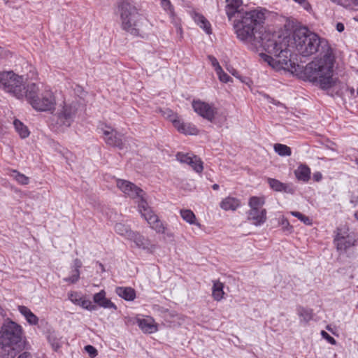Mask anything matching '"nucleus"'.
Segmentation results:
<instances>
[{"label": "nucleus", "mask_w": 358, "mask_h": 358, "mask_svg": "<svg viewBox=\"0 0 358 358\" xmlns=\"http://www.w3.org/2000/svg\"><path fill=\"white\" fill-rule=\"evenodd\" d=\"M280 36L286 38L285 48L282 46L280 48L281 45H278L276 53H259L263 61L277 71L295 69V64L291 59L294 49L303 57L310 56L317 51H321L322 55L325 52L332 51L327 41L320 39L317 34L309 31L306 27L296 29L292 35L287 32L280 33Z\"/></svg>", "instance_id": "nucleus-1"}, {"label": "nucleus", "mask_w": 358, "mask_h": 358, "mask_svg": "<svg viewBox=\"0 0 358 358\" xmlns=\"http://www.w3.org/2000/svg\"><path fill=\"white\" fill-rule=\"evenodd\" d=\"M267 10L264 8H257L248 12V43L257 52L262 50L269 53H276V47L281 45L285 48V38L280 36V32L271 33L266 31L263 27L266 17Z\"/></svg>", "instance_id": "nucleus-2"}, {"label": "nucleus", "mask_w": 358, "mask_h": 358, "mask_svg": "<svg viewBox=\"0 0 358 358\" xmlns=\"http://www.w3.org/2000/svg\"><path fill=\"white\" fill-rule=\"evenodd\" d=\"M334 62L332 51L325 52L321 58L315 59L307 64L304 70L306 79L322 89L331 87L335 83L333 78Z\"/></svg>", "instance_id": "nucleus-3"}, {"label": "nucleus", "mask_w": 358, "mask_h": 358, "mask_svg": "<svg viewBox=\"0 0 358 358\" xmlns=\"http://www.w3.org/2000/svg\"><path fill=\"white\" fill-rule=\"evenodd\" d=\"M22 329L16 322L7 319L0 327V348L5 351H20L24 348Z\"/></svg>", "instance_id": "nucleus-4"}, {"label": "nucleus", "mask_w": 358, "mask_h": 358, "mask_svg": "<svg viewBox=\"0 0 358 358\" xmlns=\"http://www.w3.org/2000/svg\"><path fill=\"white\" fill-rule=\"evenodd\" d=\"M25 98L35 110L39 111L52 110L55 109L56 105L53 93L48 89L41 92L35 83L27 85Z\"/></svg>", "instance_id": "nucleus-5"}, {"label": "nucleus", "mask_w": 358, "mask_h": 358, "mask_svg": "<svg viewBox=\"0 0 358 358\" xmlns=\"http://www.w3.org/2000/svg\"><path fill=\"white\" fill-rule=\"evenodd\" d=\"M229 20L234 18L233 27L237 38L246 43V11L242 7V0H226Z\"/></svg>", "instance_id": "nucleus-6"}, {"label": "nucleus", "mask_w": 358, "mask_h": 358, "mask_svg": "<svg viewBox=\"0 0 358 358\" xmlns=\"http://www.w3.org/2000/svg\"><path fill=\"white\" fill-rule=\"evenodd\" d=\"M122 27L133 35L138 34V22L141 15L136 7L127 0H121L118 3Z\"/></svg>", "instance_id": "nucleus-7"}, {"label": "nucleus", "mask_w": 358, "mask_h": 358, "mask_svg": "<svg viewBox=\"0 0 358 358\" xmlns=\"http://www.w3.org/2000/svg\"><path fill=\"white\" fill-rule=\"evenodd\" d=\"M25 78L13 71H6L0 73V88L11 94L17 99H22L27 94Z\"/></svg>", "instance_id": "nucleus-8"}, {"label": "nucleus", "mask_w": 358, "mask_h": 358, "mask_svg": "<svg viewBox=\"0 0 358 358\" xmlns=\"http://www.w3.org/2000/svg\"><path fill=\"white\" fill-rule=\"evenodd\" d=\"M264 196H252L249 200L250 209L248 214V220L255 226H259L266 220V210L264 208Z\"/></svg>", "instance_id": "nucleus-9"}, {"label": "nucleus", "mask_w": 358, "mask_h": 358, "mask_svg": "<svg viewBox=\"0 0 358 358\" xmlns=\"http://www.w3.org/2000/svg\"><path fill=\"white\" fill-rule=\"evenodd\" d=\"M138 208L142 217L145 218L152 229L159 234L165 233L166 227L160 221L158 216L154 213L151 208L148 206L145 198L138 201Z\"/></svg>", "instance_id": "nucleus-10"}, {"label": "nucleus", "mask_w": 358, "mask_h": 358, "mask_svg": "<svg viewBox=\"0 0 358 358\" xmlns=\"http://www.w3.org/2000/svg\"><path fill=\"white\" fill-rule=\"evenodd\" d=\"M334 242L337 250L340 252H345L348 248L355 245L356 238L353 232L349 231L346 226H341L337 228V233Z\"/></svg>", "instance_id": "nucleus-11"}, {"label": "nucleus", "mask_w": 358, "mask_h": 358, "mask_svg": "<svg viewBox=\"0 0 358 358\" xmlns=\"http://www.w3.org/2000/svg\"><path fill=\"white\" fill-rule=\"evenodd\" d=\"M77 110V103H64L61 108L58 109L56 113L57 124L66 127H70L74 120Z\"/></svg>", "instance_id": "nucleus-12"}, {"label": "nucleus", "mask_w": 358, "mask_h": 358, "mask_svg": "<svg viewBox=\"0 0 358 358\" xmlns=\"http://www.w3.org/2000/svg\"><path fill=\"white\" fill-rule=\"evenodd\" d=\"M117 187L128 197L141 201L145 198V192L135 184L125 180L117 179Z\"/></svg>", "instance_id": "nucleus-13"}, {"label": "nucleus", "mask_w": 358, "mask_h": 358, "mask_svg": "<svg viewBox=\"0 0 358 358\" xmlns=\"http://www.w3.org/2000/svg\"><path fill=\"white\" fill-rule=\"evenodd\" d=\"M103 139L108 145L117 147L120 149L124 148L125 138L110 127L106 126L105 128L103 129Z\"/></svg>", "instance_id": "nucleus-14"}, {"label": "nucleus", "mask_w": 358, "mask_h": 358, "mask_svg": "<svg viewBox=\"0 0 358 358\" xmlns=\"http://www.w3.org/2000/svg\"><path fill=\"white\" fill-rule=\"evenodd\" d=\"M192 107L196 113L210 122H213L217 113L213 106L200 100H194Z\"/></svg>", "instance_id": "nucleus-15"}, {"label": "nucleus", "mask_w": 358, "mask_h": 358, "mask_svg": "<svg viewBox=\"0 0 358 358\" xmlns=\"http://www.w3.org/2000/svg\"><path fill=\"white\" fill-rule=\"evenodd\" d=\"M128 239L134 242L137 248L150 252H153L156 248V245L152 244L150 240L136 231L130 233V236Z\"/></svg>", "instance_id": "nucleus-16"}, {"label": "nucleus", "mask_w": 358, "mask_h": 358, "mask_svg": "<svg viewBox=\"0 0 358 358\" xmlns=\"http://www.w3.org/2000/svg\"><path fill=\"white\" fill-rule=\"evenodd\" d=\"M176 158L180 162L189 165L197 173H201L203 169L202 161L196 155L178 152Z\"/></svg>", "instance_id": "nucleus-17"}, {"label": "nucleus", "mask_w": 358, "mask_h": 358, "mask_svg": "<svg viewBox=\"0 0 358 358\" xmlns=\"http://www.w3.org/2000/svg\"><path fill=\"white\" fill-rule=\"evenodd\" d=\"M174 127L180 133L185 135H197L199 129L191 123H185L182 120H173Z\"/></svg>", "instance_id": "nucleus-18"}, {"label": "nucleus", "mask_w": 358, "mask_h": 358, "mask_svg": "<svg viewBox=\"0 0 358 358\" xmlns=\"http://www.w3.org/2000/svg\"><path fill=\"white\" fill-rule=\"evenodd\" d=\"M94 301L104 308H113L116 310V306L110 300L106 298V292L101 290L94 295Z\"/></svg>", "instance_id": "nucleus-19"}, {"label": "nucleus", "mask_w": 358, "mask_h": 358, "mask_svg": "<svg viewBox=\"0 0 358 358\" xmlns=\"http://www.w3.org/2000/svg\"><path fill=\"white\" fill-rule=\"evenodd\" d=\"M141 329L146 334H152L157 331V327L152 318L138 320Z\"/></svg>", "instance_id": "nucleus-20"}, {"label": "nucleus", "mask_w": 358, "mask_h": 358, "mask_svg": "<svg viewBox=\"0 0 358 358\" xmlns=\"http://www.w3.org/2000/svg\"><path fill=\"white\" fill-rule=\"evenodd\" d=\"M180 216L182 220L191 225H196L199 228L201 227V224L197 222L195 214L189 209H181L180 210Z\"/></svg>", "instance_id": "nucleus-21"}, {"label": "nucleus", "mask_w": 358, "mask_h": 358, "mask_svg": "<svg viewBox=\"0 0 358 358\" xmlns=\"http://www.w3.org/2000/svg\"><path fill=\"white\" fill-rule=\"evenodd\" d=\"M115 292L126 301H134L136 298V292L131 287H118L116 288Z\"/></svg>", "instance_id": "nucleus-22"}, {"label": "nucleus", "mask_w": 358, "mask_h": 358, "mask_svg": "<svg viewBox=\"0 0 358 358\" xmlns=\"http://www.w3.org/2000/svg\"><path fill=\"white\" fill-rule=\"evenodd\" d=\"M194 20L195 22L203 29L207 34H212L211 25L209 21L201 14L195 13L194 14Z\"/></svg>", "instance_id": "nucleus-23"}, {"label": "nucleus", "mask_w": 358, "mask_h": 358, "mask_svg": "<svg viewBox=\"0 0 358 358\" xmlns=\"http://www.w3.org/2000/svg\"><path fill=\"white\" fill-rule=\"evenodd\" d=\"M296 178L303 182H308L310 178V169L306 164H301L294 171Z\"/></svg>", "instance_id": "nucleus-24"}, {"label": "nucleus", "mask_w": 358, "mask_h": 358, "mask_svg": "<svg viewBox=\"0 0 358 358\" xmlns=\"http://www.w3.org/2000/svg\"><path fill=\"white\" fill-rule=\"evenodd\" d=\"M268 183L271 189L277 192L293 193L292 189L286 184L273 178H268Z\"/></svg>", "instance_id": "nucleus-25"}, {"label": "nucleus", "mask_w": 358, "mask_h": 358, "mask_svg": "<svg viewBox=\"0 0 358 358\" xmlns=\"http://www.w3.org/2000/svg\"><path fill=\"white\" fill-rule=\"evenodd\" d=\"M20 313L24 316L27 321L30 324H37L38 322V317L26 306H20L18 307Z\"/></svg>", "instance_id": "nucleus-26"}, {"label": "nucleus", "mask_w": 358, "mask_h": 358, "mask_svg": "<svg viewBox=\"0 0 358 358\" xmlns=\"http://www.w3.org/2000/svg\"><path fill=\"white\" fill-rule=\"evenodd\" d=\"M239 205V201L233 197H227L220 203V207L224 210H235Z\"/></svg>", "instance_id": "nucleus-27"}, {"label": "nucleus", "mask_w": 358, "mask_h": 358, "mask_svg": "<svg viewBox=\"0 0 358 358\" xmlns=\"http://www.w3.org/2000/svg\"><path fill=\"white\" fill-rule=\"evenodd\" d=\"M224 284L220 281H214L213 286V297L215 301H220L224 294L223 291Z\"/></svg>", "instance_id": "nucleus-28"}, {"label": "nucleus", "mask_w": 358, "mask_h": 358, "mask_svg": "<svg viewBox=\"0 0 358 358\" xmlns=\"http://www.w3.org/2000/svg\"><path fill=\"white\" fill-rule=\"evenodd\" d=\"M82 266V262L80 259H76L74 260L75 269L73 271V275L71 277L64 278L65 282L76 283L80 278V268Z\"/></svg>", "instance_id": "nucleus-29"}, {"label": "nucleus", "mask_w": 358, "mask_h": 358, "mask_svg": "<svg viewBox=\"0 0 358 358\" xmlns=\"http://www.w3.org/2000/svg\"><path fill=\"white\" fill-rule=\"evenodd\" d=\"M15 129L17 134L22 138H25L29 136V131L27 126L18 120H15L13 122Z\"/></svg>", "instance_id": "nucleus-30"}, {"label": "nucleus", "mask_w": 358, "mask_h": 358, "mask_svg": "<svg viewBox=\"0 0 358 358\" xmlns=\"http://www.w3.org/2000/svg\"><path fill=\"white\" fill-rule=\"evenodd\" d=\"M115 230L118 234L125 236L127 238H129L130 233L133 232V231L130 229L128 225H126L123 223H117L115 225Z\"/></svg>", "instance_id": "nucleus-31"}, {"label": "nucleus", "mask_w": 358, "mask_h": 358, "mask_svg": "<svg viewBox=\"0 0 358 358\" xmlns=\"http://www.w3.org/2000/svg\"><path fill=\"white\" fill-rule=\"evenodd\" d=\"M10 176H12L20 185H24L29 182V178L17 170H12Z\"/></svg>", "instance_id": "nucleus-32"}, {"label": "nucleus", "mask_w": 358, "mask_h": 358, "mask_svg": "<svg viewBox=\"0 0 358 358\" xmlns=\"http://www.w3.org/2000/svg\"><path fill=\"white\" fill-rule=\"evenodd\" d=\"M274 150L282 157L290 156L292 154L291 149L286 145L276 143L274 145Z\"/></svg>", "instance_id": "nucleus-33"}, {"label": "nucleus", "mask_w": 358, "mask_h": 358, "mask_svg": "<svg viewBox=\"0 0 358 358\" xmlns=\"http://www.w3.org/2000/svg\"><path fill=\"white\" fill-rule=\"evenodd\" d=\"M299 314L301 321H303L305 322H308L313 317L312 312L310 310L302 308L299 309Z\"/></svg>", "instance_id": "nucleus-34"}, {"label": "nucleus", "mask_w": 358, "mask_h": 358, "mask_svg": "<svg viewBox=\"0 0 358 358\" xmlns=\"http://www.w3.org/2000/svg\"><path fill=\"white\" fill-rule=\"evenodd\" d=\"M291 214L293 216L297 217L299 220H300L301 222H303L305 224H306V225H311L312 224V222L310 220V218L308 217L303 215L300 212L292 211Z\"/></svg>", "instance_id": "nucleus-35"}, {"label": "nucleus", "mask_w": 358, "mask_h": 358, "mask_svg": "<svg viewBox=\"0 0 358 358\" xmlns=\"http://www.w3.org/2000/svg\"><path fill=\"white\" fill-rule=\"evenodd\" d=\"M48 338L54 350L56 351L60 348L59 339L56 337V336L50 334Z\"/></svg>", "instance_id": "nucleus-36"}, {"label": "nucleus", "mask_w": 358, "mask_h": 358, "mask_svg": "<svg viewBox=\"0 0 358 358\" xmlns=\"http://www.w3.org/2000/svg\"><path fill=\"white\" fill-rule=\"evenodd\" d=\"M79 306L89 310H95L96 308V306L94 305H92V302L90 300L83 299H81Z\"/></svg>", "instance_id": "nucleus-37"}, {"label": "nucleus", "mask_w": 358, "mask_h": 358, "mask_svg": "<svg viewBox=\"0 0 358 358\" xmlns=\"http://www.w3.org/2000/svg\"><path fill=\"white\" fill-rule=\"evenodd\" d=\"M216 73L218 76L219 80L221 82L227 83L229 81L230 76L228 74H227L225 72H224V71L222 70V68L220 69V71H217Z\"/></svg>", "instance_id": "nucleus-38"}, {"label": "nucleus", "mask_w": 358, "mask_h": 358, "mask_svg": "<svg viewBox=\"0 0 358 358\" xmlns=\"http://www.w3.org/2000/svg\"><path fill=\"white\" fill-rule=\"evenodd\" d=\"M69 299L76 305H79L82 298L79 296L77 292H71L69 294Z\"/></svg>", "instance_id": "nucleus-39"}, {"label": "nucleus", "mask_w": 358, "mask_h": 358, "mask_svg": "<svg viewBox=\"0 0 358 358\" xmlns=\"http://www.w3.org/2000/svg\"><path fill=\"white\" fill-rule=\"evenodd\" d=\"M208 59L211 62L212 66L215 68V71H220V69L222 68L217 62V59L213 56V55H208Z\"/></svg>", "instance_id": "nucleus-40"}, {"label": "nucleus", "mask_w": 358, "mask_h": 358, "mask_svg": "<svg viewBox=\"0 0 358 358\" xmlns=\"http://www.w3.org/2000/svg\"><path fill=\"white\" fill-rule=\"evenodd\" d=\"M85 349L86 352L89 354L90 357L92 358L95 357L98 354L96 349L94 347H93L92 345H86L85 347Z\"/></svg>", "instance_id": "nucleus-41"}, {"label": "nucleus", "mask_w": 358, "mask_h": 358, "mask_svg": "<svg viewBox=\"0 0 358 358\" xmlns=\"http://www.w3.org/2000/svg\"><path fill=\"white\" fill-rule=\"evenodd\" d=\"M321 335L329 343H331L332 345H335L336 344V340L332 336H331L328 333H327L325 331H321Z\"/></svg>", "instance_id": "nucleus-42"}, {"label": "nucleus", "mask_w": 358, "mask_h": 358, "mask_svg": "<svg viewBox=\"0 0 358 358\" xmlns=\"http://www.w3.org/2000/svg\"><path fill=\"white\" fill-rule=\"evenodd\" d=\"M162 5L165 10H169L170 13H172V6L169 0H162Z\"/></svg>", "instance_id": "nucleus-43"}, {"label": "nucleus", "mask_w": 358, "mask_h": 358, "mask_svg": "<svg viewBox=\"0 0 358 358\" xmlns=\"http://www.w3.org/2000/svg\"><path fill=\"white\" fill-rule=\"evenodd\" d=\"M168 113H171V115L166 116V118L169 119L172 123L173 120H181L177 114L173 113L171 110L167 109Z\"/></svg>", "instance_id": "nucleus-44"}, {"label": "nucleus", "mask_w": 358, "mask_h": 358, "mask_svg": "<svg viewBox=\"0 0 358 358\" xmlns=\"http://www.w3.org/2000/svg\"><path fill=\"white\" fill-rule=\"evenodd\" d=\"M313 180L317 181V182H319L320 180H321L322 178V173L320 172H315L314 174H313Z\"/></svg>", "instance_id": "nucleus-45"}, {"label": "nucleus", "mask_w": 358, "mask_h": 358, "mask_svg": "<svg viewBox=\"0 0 358 358\" xmlns=\"http://www.w3.org/2000/svg\"><path fill=\"white\" fill-rule=\"evenodd\" d=\"M281 224H282V225H283L287 229H288V228L291 229L292 228V227L289 225L288 221L286 219H285L284 217L282 218Z\"/></svg>", "instance_id": "nucleus-46"}, {"label": "nucleus", "mask_w": 358, "mask_h": 358, "mask_svg": "<svg viewBox=\"0 0 358 358\" xmlns=\"http://www.w3.org/2000/svg\"><path fill=\"white\" fill-rule=\"evenodd\" d=\"M17 358H31V355L29 352H23Z\"/></svg>", "instance_id": "nucleus-47"}, {"label": "nucleus", "mask_w": 358, "mask_h": 358, "mask_svg": "<svg viewBox=\"0 0 358 358\" xmlns=\"http://www.w3.org/2000/svg\"><path fill=\"white\" fill-rule=\"evenodd\" d=\"M336 29L339 32H341L344 30V25L342 23H338L336 25Z\"/></svg>", "instance_id": "nucleus-48"}, {"label": "nucleus", "mask_w": 358, "mask_h": 358, "mask_svg": "<svg viewBox=\"0 0 358 358\" xmlns=\"http://www.w3.org/2000/svg\"><path fill=\"white\" fill-rule=\"evenodd\" d=\"M213 189L214 190H217L219 189V185L217 184H214L213 186H212Z\"/></svg>", "instance_id": "nucleus-49"}, {"label": "nucleus", "mask_w": 358, "mask_h": 358, "mask_svg": "<svg viewBox=\"0 0 358 358\" xmlns=\"http://www.w3.org/2000/svg\"><path fill=\"white\" fill-rule=\"evenodd\" d=\"M171 115V113H167V110L166 111H164V115L166 116V117L168 116V115Z\"/></svg>", "instance_id": "nucleus-50"}, {"label": "nucleus", "mask_w": 358, "mask_h": 358, "mask_svg": "<svg viewBox=\"0 0 358 358\" xmlns=\"http://www.w3.org/2000/svg\"><path fill=\"white\" fill-rule=\"evenodd\" d=\"M352 1L356 4V5H358V0H352Z\"/></svg>", "instance_id": "nucleus-51"}, {"label": "nucleus", "mask_w": 358, "mask_h": 358, "mask_svg": "<svg viewBox=\"0 0 358 358\" xmlns=\"http://www.w3.org/2000/svg\"><path fill=\"white\" fill-rule=\"evenodd\" d=\"M355 217L358 220V211L355 213Z\"/></svg>", "instance_id": "nucleus-52"}, {"label": "nucleus", "mask_w": 358, "mask_h": 358, "mask_svg": "<svg viewBox=\"0 0 358 358\" xmlns=\"http://www.w3.org/2000/svg\"><path fill=\"white\" fill-rule=\"evenodd\" d=\"M100 266H101V268H102V270L104 271L103 266L101 264H100Z\"/></svg>", "instance_id": "nucleus-53"}, {"label": "nucleus", "mask_w": 358, "mask_h": 358, "mask_svg": "<svg viewBox=\"0 0 358 358\" xmlns=\"http://www.w3.org/2000/svg\"><path fill=\"white\" fill-rule=\"evenodd\" d=\"M357 308H358V304H357Z\"/></svg>", "instance_id": "nucleus-54"}]
</instances>
